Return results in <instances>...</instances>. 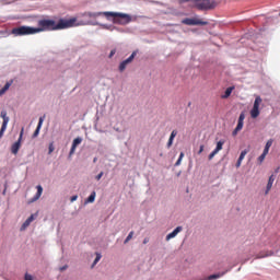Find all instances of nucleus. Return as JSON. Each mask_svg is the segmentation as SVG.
<instances>
[{
	"instance_id": "nucleus-44",
	"label": "nucleus",
	"mask_w": 280,
	"mask_h": 280,
	"mask_svg": "<svg viewBox=\"0 0 280 280\" xmlns=\"http://www.w3.org/2000/svg\"><path fill=\"white\" fill-rule=\"evenodd\" d=\"M202 152H205V144H200L197 154H202Z\"/></svg>"
},
{
	"instance_id": "nucleus-37",
	"label": "nucleus",
	"mask_w": 280,
	"mask_h": 280,
	"mask_svg": "<svg viewBox=\"0 0 280 280\" xmlns=\"http://www.w3.org/2000/svg\"><path fill=\"white\" fill-rule=\"evenodd\" d=\"M24 280H34V276L32 275V273H30V272H25L24 273Z\"/></svg>"
},
{
	"instance_id": "nucleus-41",
	"label": "nucleus",
	"mask_w": 280,
	"mask_h": 280,
	"mask_svg": "<svg viewBox=\"0 0 280 280\" xmlns=\"http://www.w3.org/2000/svg\"><path fill=\"white\" fill-rule=\"evenodd\" d=\"M172 145H174V139L168 138V141L166 143V148L170 149V148H172Z\"/></svg>"
},
{
	"instance_id": "nucleus-10",
	"label": "nucleus",
	"mask_w": 280,
	"mask_h": 280,
	"mask_svg": "<svg viewBox=\"0 0 280 280\" xmlns=\"http://www.w3.org/2000/svg\"><path fill=\"white\" fill-rule=\"evenodd\" d=\"M36 194L28 200V205H32L33 202H36L37 200H40V196H43V186L39 184L36 186Z\"/></svg>"
},
{
	"instance_id": "nucleus-3",
	"label": "nucleus",
	"mask_w": 280,
	"mask_h": 280,
	"mask_svg": "<svg viewBox=\"0 0 280 280\" xmlns=\"http://www.w3.org/2000/svg\"><path fill=\"white\" fill-rule=\"evenodd\" d=\"M179 3H189V1H191L192 3H195V7L197 8V10H201V11H207V10H214L215 5H218V3H215V0H178Z\"/></svg>"
},
{
	"instance_id": "nucleus-52",
	"label": "nucleus",
	"mask_w": 280,
	"mask_h": 280,
	"mask_svg": "<svg viewBox=\"0 0 280 280\" xmlns=\"http://www.w3.org/2000/svg\"><path fill=\"white\" fill-rule=\"evenodd\" d=\"M93 163H97V156L93 159Z\"/></svg>"
},
{
	"instance_id": "nucleus-47",
	"label": "nucleus",
	"mask_w": 280,
	"mask_h": 280,
	"mask_svg": "<svg viewBox=\"0 0 280 280\" xmlns=\"http://www.w3.org/2000/svg\"><path fill=\"white\" fill-rule=\"evenodd\" d=\"M150 242V237H144L142 244H148Z\"/></svg>"
},
{
	"instance_id": "nucleus-15",
	"label": "nucleus",
	"mask_w": 280,
	"mask_h": 280,
	"mask_svg": "<svg viewBox=\"0 0 280 280\" xmlns=\"http://www.w3.org/2000/svg\"><path fill=\"white\" fill-rule=\"evenodd\" d=\"M233 91H235V85H231L225 89L224 93L221 94V100H229L231 95H233Z\"/></svg>"
},
{
	"instance_id": "nucleus-48",
	"label": "nucleus",
	"mask_w": 280,
	"mask_h": 280,
	"mask_svg": "<svg viewBox=\"0 0 280 280\" xmlns=\"http://www.w3.org/2000/svg\"><path fill=\"white\" fill-rule=\"evenodd\" d=\"M114 130H115L116 132H121V129H119V127H114Z\"/></svg>"
},
{
	"instance_id": "nucleus-38",
	"label": "nucleus",
	"mask_w": 280,
	"mask_h": 280,
	"mask_svg": "<svg viewBox=\"0 0 280 280\" xmlns=\"http://www.w3.org/2000/svg\"><path fill=\"white\" fill-rule=\"evenodd\" d=\"M54 150H56V148L54 147V142H50L48 145V154H52Z\"/></svg>"
},
{
	"instance_id": "nucleus-6",
	"label": "nucleus",
	"mask_w": 280,
	"mask_h": 280,
	"mask_svg": "<svg viewBox=\"0 0 280 280\" xmlns=\"http://www.w3.org/2000/svg\"><path fill=\"white\" fill-rule=\"evenodd\" d=\"M183 25H189V26H205L209 25V21H203L198 18H185L182 20Z\"/></svg>"
},
{
	"instance_id": "nucleus-46",
	"label": "nucleus",
	"mask_w": 280,
	"mask_h": 280,
	"mask_svg": "<svg viewBox=\"0 0 280 280\" xmlns=\"http://www.w3.org/2000/svg\"><path fill=\"white\" fill-rule=\"evenodd\" d=\"M67 268H69L68 265H63L59 268L60 272H65V270H67Z\"/></svg>"
},
{
	"instance_id": "nucleus-27",
	"label": "nucleus",
	"mask_w": 280,
	"mask_h": 280,
	"mask_svg": "<svg viewBox=\"0 0 280 280\" xmlns=\"http://www.w3.org/2000/svg\"><path fill=\"white\" fill-rule=\"evenodd\" d=\"M183 159H185V152H180L177 161L174 164V167H179V165L183 163Z\"/></svg>"
},
{
	"instance_id": "nucleus-9",
	"label": "nucleus",
	"mask_w": 280,
	"mask_h": 280,
	"mask_svg": "<svg viewBox=\"0 0 280 280\" xmlns=\"http://www.w3.org/2000/svg\"><path fill=\"white\" fill-rule=\"evenodd\" d=\"M38 218V212L32 213L21 225L20 231H25V229H27V226H30V224H32V222H34V220H36Z\"/></svg>"
},
{
	"instance_id": "nucleus-39",
	"label": "nucleus",
	"mask_w": 280,
	"mask_h": 280,
	"mask_svg": "<svg viewBox=\"0 0 280 280\" xmlns=\"http://www.w3.org/2000/svg\"><path fill=\"white\" fill-rule=\"evenodd\" d=\"M178 135V130L174 129L171 135H170V139H176V136Z\"/></svg>"
},
{
	"instance_id": "nucleus-49",
	"label": "nucleus",
	"mask_w": 280,
	"mask_h": 280,
	"mask_svg": "<svg viewBox=\"0 0 280 280\" xmlns=\"http://www.w3.org/2000/svg\"><path fill=\"white\" fill-rule=\"evenodd\" d=\"M180 174H183V171H179L178 173H176L177 178L180 177Z\"/></svg>"
},
{
	"instance_id": "nucleus-51",
	"label": "nucleus",
	"mask_w": 280,
	"mask_h": 280,
	"mask_svg": "<svg viewBox=\"0 0 280 280\" xmlns=\"http://www.w3.org/2000/svg\"><path fill=\"white\" fill-rule=\"evenodd\" d=\"M5 191H8L7 188H4V189L2 190V196H5Z\"/></svg>"
},
{
	"instance_id": "nucleus-11",
	"label": "nucleus",
	"mask_w": 280,
	"mask_h": 280,
	"mask_svg": "<svg viewBox=\"0 0 280 280\" xmlns=\"http://www.w3.org/2000/svg\"><path fill=\"white\" fill-rule=\"evenodd\" d=\"M182 231H183V225L176 226L172 232H170L165 236L166 242H170V240H174V237H176V235H178V233H180Z\"/></svg>"
},
{
	"instance_id": "nucleus-31",
	"label": "nucleus",
	"mask_w": 280,
	"mask_h": 280,
	"mask_svg": "<svg viewBox=\"0 0 280 280\" xmlns=\"http://www.w3.org/2000/svg\"><path fill=\"white\" fill-rule=\"evenodd\" d=\"M139 55V49H136L131 52V55L128 57L131 62H135V59Z\"/></svg>"
},
{
	"instance_id": "nucleus-19",
	"label": "nucleus",
	"mask_w": 280,
	"mask_h": 280,
	"mask_svg": "<svg viewBox=\"0 0 280 280\" xmlns=\"http://www.w3.org/2000/svg\"><path fill=\"white\" fill-rule=\"evenodd\" d=\"M0 117L2 119V126H8V124H10V117L8 116V112L5 109L0 112Z\"/></svg>"
},
{
	"instance_id": "nucleus-42",
	"label": "nucleus",
	"mask_w": 280,
	"mask_h": 280,
	"mask_svg": "<svg viewBox=\"0 0 280 280\" xmlns=\"http://www.w3.org/2000/svg\"><path fill=\"white\" fill-rule=\"evenodd\" d=\"M104 176V171H101L96 176H95V180H102V177Z\"/></svg>"
},
{
	"instance_id": "nucleus-28",
	"label": "nucleus",
	"mask_w": 280,
	"mask_h": 280,
	"mask_svg": "<svg viewBox=\"0 0 280 280\" xmlns=\"http://www.w3.org/2000/svg\"><path fill=\"white\" fill-rule=\"evenodd\" d=\"M244 127H242L241 125H236V127L233 129L232 131V137H237V135L241 132V130H243Z\"/></svg>"
},
{
	"instance_id": "nucleus-53",
	"label": "nucleus",
	"mask_w": 280,
	"mask_h": 280,
	"mask_svg": "<svg viewBox=\"0 0 280 280\" xmlns=\"http://www.w3.org/2000/svg\"><path fill=\"white\" fill-rule=\"evenodd\" d=\"M189 106H191V102H188V108H189Z\"/></svg>"
},
{
	"instance_id": "nucleus-20",
	"label": "nucleus",
	"mask_w": 280,
	"mask_h": 280,
	"mask_svg": "<svg viewBox=\"0 0 280 280\" xmlns=\"http://www.w3.org/2000/svg\"><path fill=\"white\" fill-rule=\"evenodd\" d=\"M249 115H250L252 119H257V117H259V115H261V108L260 107H252Z\"/></svg>"
},
{
	"instance_id": "nucleus-35",
	"label": "nucleus",
	"mask_w": 280,
	"mask_h": 280,
	"mask_svg": "<svg viewBox=\"0 0 280 280\" xmlns=\"http://www.w3.org/2000/svg\"><path fill=\"white\" fill-rule=\"evenodd\" d=\"M132 237H135V231H131L128 233L127 237L124 241V244H128V242H130V240H132Z\"/></svg>"
},
{
	"instance_id": "nucleus-29",
	"label": "nucleus",
	"mask_w": 280,
	"mask_h": 280,
	"mask_svg": "<svg viewBox=\"0 0 280 280\" xmlns=\"http://www.w3.org/2000/svg\"><path fill=\"white\" fill-rule=\"evenodd\" d=\"M266 156H268V153H261L258 158H257V163L258 165H261V163H264V161H266Z\"/></svg>"
},
{
	"instance_id": "nucleus-8",
	"label": "nucleus",
	"mask_w": 280,
	"mask_h": 280,
	"mask_svg": "<svg viewBox=\"0 0 280 280\" xmlns=\"http://www.w3.org/2000/svg\"><path fill=\"white\" fill-rule=\"evenodd\" d=\"M45 117H46L45 115L39 117L37 127L32 135V139H36L38 135H40V130L43 129V124H45Z\"/></svg>"
},
{
	"instance_id": "nucleus-4",
	"label": "nucleus",
	"mask_w": 280,
	"mask_h": 280,
	"mask_svg": "<svg viewBox=\"0 0 280 280\" xmlns=\"http://www.w3.org/2000/svg\"><path fill=\"white\" fill-rule=\"evenodd\" d=\"M11 34H13V36H31L32 34H36V31L35 26L20 25L13 27Z\"/></svg>"
},
{
	"instance_id": "nucleus-2",
	"label": "nucleus",
	"mask_w": 280,
	"mask_h": 280,
	"mask_svg": "<svg viewBox=\"0 0 280 280\" xmlns=\"http://www.w3.org/2000/svg\"><path fill=\"white\" fill-rule=\"evenodd\" d=\"M75 23V19L59 18L57 21L54 19H42L35 26V34L40 32H59L61 30H69Z\"/></svg>"
},
{
	"instance_id": "nucleus-21",
	"label": "nucleus",
	"mask_w": 280,
	"mask_h": 280,
	"mask_svg": "<svg viewBox=\"0 0 280 280\" xmlns=\"http://www.w3.org/2000/svg\"><path fill=\"white\" fill-rule=\"evenodd\" d=\"M100 27H102V30H107L108 32H115V30H118L117 26L113 25V24H104V23H100L96 24Z\"/></svg>"
},
{
	"instance_id": "nucleus-32",
	"label": "nucleus",
	"mask_w": 280,
	"mask_h": 280,
	"mask_svg": "<svg viewBox=\"0 0 280 280\" xmlns=\"http://www.w3.org/2000/svg\"><path fill=\"white\" fill-rule=\"evenodd\" d=\"M139 55V49H136L131 52V55L128 57L131 62H135V59Z\"/></svg>"
},
{
	"instance_id": "nucleus-22",
	"label": "nucleus",
	"mask_w": 280,
	"mask_h": 280,
	"mask_svg": "<svg viewBox=\"0 0 280 280\" xmlns=\"http://www.w3.org/2000/svg\"><path fill=\"white\" fill-rule=\"evenodd\" d=\"M95 259L93 260L91 268H95V266H97V264H100V261L102 260V253L100 252H95Z\"/></svg>"
},
{
	"instance_id": "nucleus-13",
	"label": "nucleus",
	"mask_w": 280,
	"mask_h": 280,
	"mask_svg": "<svg viewBox=\"0 0 280 280\" xmlns=\"http://www.w3.org/2000/svg\"><path fill=\"white\" fill-rule=\"evenodd\" d=\"M12 84H14V80L12 79L5 82V84L0 89V97H3V95L10 91V86H12Z\"/></svg>"
},
{
	"instance_id": "nucleus-30",
	"label": "nucleus",
	"mask_w": 280,
	"mask_h": 280,
	"mask_svg": "<svg viewBox=\"0 0 280 280\" xmlns=\"http://www.w3.org/2000/svg\"><path fill=\"white\" fill-rule=\"evenodd\" d=\"M82 141H83L82 137H77L72 140V145H74V148H78V145H80Z\"/></svg>"
},
{
	"instance_id": "nucleus-1",
	"label": "nucleus",
	"mask_w": 280,
	"mask_h": 280,
	"mask_svg": "<svg viewBox=\"0 0 280 280\" xmlns=\"http://www.w3.org/2000/svg\"><path fill=\"white\" fill-rule=\"evenodd\" d=\"M83 16H88V19L105 16V19L110 21L114 25H128L132 23V21H137V18H132L131 14L117 11H88L83 13Z\"/></svg>"
},
{
	"instance_id": "nucleus-40",
	"label": "nucleus",
	"mask_w": 280,
	"mask_h": 280,
	"mask_svg": "<svg viewBox=\"0 0 280 280\" xmlns=\"http://www.w3.org/2000/svg\"><path fill=\"white\" fill-rule=\"evenodd\" d=\"M115 54H117V48H113V49L109 51L108 58L112 59V58L115 56Z\"/></svg>"
},
{
	"instance_id": "nucleus-23",
	"label": "nucleus",
	"mask_w": 280,
	"mask_h": 280,
	"mask_svg": "<svg viewBox=\"0 0 280 280\" xmlns=\"http://www.w3.org/2000/svg\"><path fill=\"white\" fill-rule=\"evenodd\" d=\"M244 119H246V112H241L238 119H237V126L244 127Z\"/></svg>"
},
{
	"instance_id": "nucleus-24",
	"label": "nucleus",
	"mask_w": 280,
	"mask_h": 280,
	"mask_svg": "<svg viewBox=\"0 0 280 280\" xmlns=\"http://www.w3.org/2000/svg\"><path fill=\"white\" fill-rule=\"evenodd\" d=\"M224 143H226V140L220 139V140L217 142V145H215L214 150H215L217 152L222 151V149L224 148Z\"/></svg>"
},
{
	"instance_id": "nucleus-36",
	"label": "nucleus",
	"mask_w": 280,
	"mask_h": 280,
	"mask_svg": "<svg viewBox=\"0 0 280 280\" xmlns=\"http://www.w3.org/2000/svg\"><path fill=\"white\" fill-rule=\"evenodd\" d=\"M218 153H219V151H215V149H213V150L209 153L208 160H209V161H213L215 154H218Z\"/></svg>"
},
{
	"instance_id": "nucleus-33",
	"label": "nucleus",
	"mask_w": 280,
	"mask_h": 280,
	"mask_svg": "<svg viewBox=\"0 0 280 280\" xmlns=\"http://www.w3.org/2000/svg\"><path fill=\"white\" fill-rule=\"evenodd\" d=\"M7 130H8V125H1V128H0V139H3V136L5 135Z\"/></svg>"
},
{
	"instance_id": "nucleus-16",
	"label": "nucleus",
	"mask_w": 280,
	"mask_h": 280,
	"mask_svg": "<svg viewBox=\"0 0 280 280\" xmlns=\"http://www.w3.org/2000/svg\"><path fill=\"white\" fill-rule=\"evenodd\" d=\"M275 250H262L256 255V259H266V257H272Z\"/></svg>"
},
{
	"instance_id": "nucleus-25",
	"label": "nucleus",
	"mask_w": 280,
	"mask_h": 280,
	"mask_svg": "<svg viewBox=\"0 0 280 280\" xmlns=\"http://www.w3.org/2000/svg\"><path fill=\"white\" fill-rule=\"evenodd\" d=\"M270 148H272V139H269V140L266 142L262 152H264L265 154H268V153L270 152Z\"/></svg>"
},
{
	"instance_id": "nucleus-34",
	"label": "nucleus",
	"mask_w": 280,
	"mask_h": 280,
	"mask_svg": "<svg viewBox=\"0 0 280 280\" xmlns=\"http://www.w3.org/2000/svg\"><path fill=\"white\" fill-rule=\"evenodd\" d=\"M75 150H78V147H74L73 144H71L68 159H71L75 154Z\"/></svg>"
},
{
	"instance_id": "nucleus-45",
	"label": "nucleus",
	"mask_w": 280,
	"mask_h": 280,
	"mask_svg": "<svg viewBox=\"0 0 280 280\" xmlns=\"http://www.w3.org/2000/svg\"><path fill=\"white\" fill-rule=\"evenodd\" d=\"M75 200H78V195H72L70 197V202H75Z\"/></svg>"
},
{
	"instance_id": "nucleus-43",
	"label": "nucleus",
	"mask_w": 280,
	"mask_h": 280,
	"mask_svg": "<svg viewBox=\"0 0 280 280\" xmlns=\"http://www.w3.org/2000/svg\"><path fill=\"white\" fill-rule=\"evenodd\" d=\"M100 112H96V115H95V121H94V126L97 127V121H100Z\"/></svg>"
},
{
	"instance_id": "nucleus-50",
	"label": "nucleus",
	"mask_w": 280,
	"mask_h": 280,
	"mask_svg": "<svg viewBox=\"0 0 280 280\" xmlns=\"http://www.w3.org/2000/svg\"><path fill=\"white\" fill-rule=\"evenodd\" d=\"M116 32H124V28H119L118 26H117V30H115Z\"/></svg>"
},
{
	"instance_id": "nucleus-54",
	"label": "nucleus",
	"mask_w": 280,
	"mask_h": 280,
	"mask_svg": "<svg viewBox=\"0 0 280 280\" xmlns=\"http://www.w3.org/2000/svg\"><path fill=\"white\" fill-rule=\"evenodd\" d=\"M279 170H280V166L277 167L276 172H279Z\"/></svg>"
},
{
	"instance_id": "nucleus-5",
	"label": "nucleus",
	"mask_w": 280,
	"mask_h": 280,
	"mask_svg": "<svg viewBox=\"0 0 280 280\" xmlns=\"http://www.w3.org/2000/svg\"><path fill=\"white\" fill-rule=\"evenodd\" d=\"M25 135V127H22L20 130V136L15 142L11 145V154H19V150H21V145H23V137Z\"/></svg>"
},
{
	"instance_id": "nucleus-55",
	"label": "nucleus",
	"mask_w": 280,
	"mask_h": 280,
	"mask_svg": "<svg viewBox=\"0 0 280 280\" xmlns=\"http://www.w3.org/2000/svg\"><path fill=\"white\" fill-rule=\"evenodd\" d=\"M278 14H279V16H280V12H279Z\"/></svg>"
},
{
	"instance_id": "nucleus-14",
	"label": "nucleus",
	"mask_w": 280,
	"mask_h": 280,
	"mask_svg": "<svg viewBox=\"0 0 280 280\" xmlns=\"http://www.w3.org/2000/svg\"><path fill=\"white\" fill-rule=\"evenodd\" d=\"M272 185H275V174H271L268 178V183L265 189V196H268V194H270V190L272 189Z\"/></svg>"
},
{
	"instance_id": "nucleus-18",
	"label": "nucleus",
	"mask_w": 280,
	"mask_h": 280,
	"mask_svg": "<svg viewBox=\"0 0 280 280\" xmlns=\"http://www.w3.org/2000/svg\"><path fill=\"white\" fill-rule=\"evenodd\" d=\"M95 198H97V192L93 190L89 197L84 199V205H93V202H95Z\"/></svg>"
},
{
	"instance_id": "nucleus-17",
	"label": "nucleus",
	"mask_w": 280,
	"mask_h": 280,
	"mask_svg": "<svg viewBox=\"0 0 280 280\" xmlns=\"http://www.w3.org/2000/svg\"><path fill=\"white\" fill-rule=\"evenodd\" d=\"M246 154H248V150L247 149L241 151L240 156H238V159L236 161L235 167H237V168L242 167V161H244V159H246Z\"/></svg>"
},
{
	"instance_id": "nucleus-7",
	"label": "nucleus",
	"mask_w": 280,
	"mask_h": 280,
	"mask_svg": "<svg viewBox=\"0 0 280 280\" xmlns=\"http://www.w3.org/2000/svg\"><path fill=\"white\" fill-rule=\"evenodd\" d=\"M68 19H74V23L71 27H80V25H92V26L100 25V22L95 21V20H88V21H79L78 22V18H68Z\"/></svg>"
},
{
	"instance_id": "nucleus-26",
	"label": "nucleus",
	"mask_w": 280,
	"mask_h": 280,
	"mask_svg": "<svg viewBox=\"0 0 280 280\" xmlns=\"http://www.w3.org/2000/svg\"><path fill=\"white\" fill-rule=\"evenodd\" d=\"M261 102H262L261 96L257 95V96L255 97L253 107H255V108H260Z\"/></svg>"
},
{
	"instance_id": "nucleus-12",
	"label": "nucleus",
	"mask_w": 280,
	"mask_h": 280,
	"mask_svg": "<svg viewBox=\"0 0 280 280\" xmlns=\"http://www.w3.org/2000/svg\"><path fill=\"white\" fill-rule=\"evenodd\" d=\"M128 65H132V61L127 57L126 59L120 61L119 65H118L119 73H124V71H126Z\"/></svg>"
}]
</instances>
